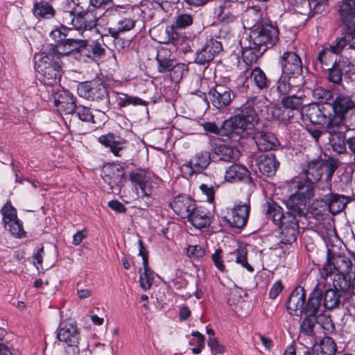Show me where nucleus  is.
<instances>
[{
    "instance_id": "1",
    "label": "nucleus",
    "mask_w": 355,
    "mask_h": 355,
    "mask_svg": "<svg viewBox=\"0 0 355 355\" xmlns=\"http://www.w3.org/2000/svg\"><path fill=\"white\" fill-rule=\"evenodd\" d=\"M258 121V115L254 109L248 105L245 106L241 114L224 121L223 130L225 135L230 137L233 135H239L252 129Z\"/></svg>"
},
{
    "instance_id": "2",
    "label": "nucleus",
    "mask_w": 355,
    "mask_h": 355,
    "mask_svg": "<svg viewBox=\"0 0 355 355\" xmlns=\"http://www.w3.org/2000/svg\"><path fill=\"white\" fill-rule=\"evenodd\" d=\"M293 183L297 184L298 191L290 196L285 205L288 209L287 215L292 220H297V216H304L308 210V199L310 198L311 191L309 184L304 185L298 180Z\"/></svg>"
},
{
    "instance_id": "3",
    "label": "nucleus",
    "mask_w": 355,
    "mask_h": 355,
    "mask_svg": "<svg viewBox=\"0 0 355 355\" xmlns=\"http://www.w3.org/2000/svg\"><path fill=\"white\" fill-rule=\"evenodd\" d=\"M57 338L65 344L64 348L68 355H79L80 336L77 324L73 320L67 319L60 322Z\"/></svg>"
},
{
    "instance_id": "4",
    "label": "nucleus",
    "mask_w": 355,
    "mask_h": 355,
    "mask_svg": "<svg viewBox=\"0 0 355 355\" xmlns=\"http://www.w3.org/2000/svg\"><path fill=\"white\" fill-rule=\"evenodd\" d=\"M102 187L107 193L117 194L120 192L122 184L125 181V172L119 165L107 164L103 168Z\"/></svg>"
},
{
    "instance_id": "5",
    "label": "nucleus",
    "mask_w": 355,
    "mask_h": 355,
    "mask_svg": "<svg viewBox=\"0 0 355 355\" xmlns=\"http://www.w3.org/2000/svg\"><path fill=\"white\" fill-rule=\"evenodd\" d=\"M278 35L279 31L275 26L265 24L252 30L250 38L253 45L257 46L259 49L265 46L266 48L263 49L265 51L266 48L272 47L275 44L278 40Z\"/></svg>"
},
{
    "instance_id": "6",
    "label": "nucleus",
    "mask_w": 355,
    "mask_h": 355,
    "mask_svg": "<svg viewBox=\"0 0 355 355\" xmlns=\"http://www.w3.org/2000/svg\"><path fill=\"white\" fill-rule=\"evenodd\" d=\"M352 266V263L348 257L341 255H334L331 257H328L327 263L323 266L320 273L322 277L325 279L336 272H338V273L348 272L351 270Z\"/></svg>"
},
{
    "instance_id": "7",
    "label": "nucleus",
    "mask_w": 355,
    "mask_h": 355,
    "mask_svg": "<svg viewBox=\"0 0 355 355\" xmlns=\"http://www.w3.org/2000/svg\"><path fill=\"white\" fill-rule=\"evenodd\" d=\"M282 74L301 80L302 64L300 58L295 52H286L280 58Z\"/></svg>"
},
{
    "instance_id": "8",
    "label": "nucleus",
    "mask_w": 355,
    "mask_h": 355,
    "mask_svg": "<svg viewBox=\"0 0 355 355\" xmlns=\"http://www.w3.org/2000/svg\"><path fill=\"white\" fill-rule=\"evenodd\" d=\"M210 160V155L208 152L197 153L183 166V172L189 176H191L194 173H201L209 166Z\"/></svg>"
},
{
    "instance_id": "9",
    "label": "nucleus",
    "mask_w": 355,
    "mask_h": 355,
    "mask_svg": "<svg viewBox=\"0 0 355 355\" xmlns=\"http://www.w3.org/2000/svg\"><path fill=\"white\" fill-rule=\"evenodd\" d=\"M306 293L302 287L295 288L291 293L287 302V309L290 314L300 316L304 311Z\"/></svg>"
},
{
    "instance_id": "10",
    "label": "nucleus",
    "mask_w": 355,
    "mask_h": 355,
    "mask_svg": "<svg viewBox=\"0 0 355 355\" xmlns=\"http://www.w3.org/2000/svg\"><path fill=\"white\" fill-rule=\"evenodd\" d=\"M222 49L221 42L211 38L207 40L205 46L198 51L196 61L198 64H205L212 60L215 55L220 52Z\"/></svg>"
},
{
    "instance_id": "11",
    "label": "nucleus",
    "mask_w": 355,
    "mask_h": 355,
    "mask_svg": "<svg viewBox=\"0 0 355 355\" xmlns=\"http://www.w3.org/2000/svg\"><path fill=\"white\" fill-rule=\"evenodd\" d=\"M338 13L348 31L355 33V0H343L339 5Z\"/></svg>"
},
{
    "instance_id": "12",
    "label": "nucleus",
    "mask_w": 355,
    "mask_h": 355,
    "mask_svg": "<svg viewBox=\"0 0 355 355\" xmlns=\"http://www.w3.org/2000/svg\"><path fill=\"white\" fill-rule=\"evenodd\" d=\"M130 179L135 187H139L142 196H150L153 191L152 175L142 170L132 172ZM137 189V187H136Z\"/></svg>"
},
{
    "instance_id": "13",
    "label": "nucleus",
    "mask_w": 355,
    "mask_h": 355,
    "mask_svg": "<svg viewBox=\"0 0 355 355\" xmlns=\"http://www.w3.org/2000/svg\"><path fill=\"white\" fill-rule=\"evenodd\" d=\"M139 255L143 259V271L141 269L139 270V283L141 287L144 290H148L152 286L153 282L155 278V273L152 271L148 266V257L146 252H144V248L141 241H139Z\"/></svg>"
},
{
    "instance_id": "14",
    "label": "nucleus",
    "mask_w": 355,
    "mask_h": 355,
    "mask_svg": "<svg viewBox=\"0 0 355 355\" xmlns=\"http://www.w3.org/2000/svg\"><path fill=\"white\" fill-rule=\"evenodd\" d=\"M250 211V207L245 204L237 205L231 209V213L227 216V222L232 227L241 228L247 223Z\"/></svg>"
},
{
    "instance_id": "15",
    "label": "nucleus",
    "mask_w": 355,
    "mask_h": 355,
    "mask_svg": "<svg viewBox=\"0 0 355 355\" xmlns=\"http://www.w3.org/2000/svg\"><path fill=\"white\" fill-rule=\"evenodd\" d=\"M54 104L60 112L71 113L76 108L73 96L66 90H60L54 95Z\"/></svg>"
},
{
    "instance_id": "16",
    "label": "nucleus",
    "mask_w": 355,
    "mask_h": 355,
    "mask_svg": "<svg viewBox=\"0 0 355 355\" xmlns=\"http://www.w3.org/2000/svg\"><path fill=\"white\" fill-rule=\"evenodd\" d=\"M209 95L212 104L217 108L224 107L232 101L231 90L223 85H216Z\"/></svg>"
},
{
    "instance_id": "17",
    "label": "nucleus",
    "mask_w": 355,
    "mask_h": 355,
    "mask_svg": "<svg viewBox=\"0 0 355 355\" xmlns=\"http://www.w3.org/2000/svg\"><path fill=\"white\" fill-rule=\"evenodd\" d=\"M173 211L182 218H188L195 209V202L188 196H179L171 203Z\"/></svg>"
},
{
    "instance_id": "18",
    "label": "nucleus",
    "mask_w": 355,
    "mask_h": 355,
    "mask_svg": "<svg viewBox=\"0 0 355 355\" xmlns=\"http://www.w3.org/2000/svg\"><path fill=\"white\" fill-rule=\"evenodd\" d=\"M253 138L261 151L272 150L277 141V139L272 133L263 131H257L254 134Z\"/></svg>"
},
{
    "instance_id": "19",
    "label": "nucleus",
    "mask_w": 355,
    "mask_h": 355,
    "mask_svg": "<svg viewBox=\"0 0 355 355\" xmlns=\"http://www.w3.org/2000/svg\"><path fill=\"white\" fill-rule=\"evenodd\" d=\"M322 289L318 284L314 288L306 305L304 304L303 313L307 317L315 318L320 306V296Z\"/></svg>"
},
{
    "instance_id": "20",
    "label": "nucleus",
    "mask_w": 355,
    "mask_h": 355,
    "mask_svg": "<svg viewBox=\"0 0 355 355\" xmlns=\"http://www.w3.org/2000/svg\"><path fill=\"white\" fill-rule=\"evenodd\" d=\"M257 164L260 172L267 176L273 175L279 166L273 154L261 155Z\"/></svg>"
},
{
    "instance_id": "21",
    "label": "nucleus",
    "mask_w": 355,
    "mask_h": 355,
    "mask_svg": "<svg viewBox=\"0 0 355 355\" xmlns=\"http://www.w3.org/2000/svg\"><path fill=\"white\" fill-rule=\"evenodd\" d=\"M326 130L328 134L347 132L349 128L345 123V116L334 113L329 119H327Z\"/></svg>"
},
{
    "instance_id": "22",
    "label": "nucleus",
    "mask_w": 355,
    "mask_h": 355,
    "mask_svg": "<svg viewBox=\"0 0 355 355\" xmlns=\"http://www.w3.org/2000/svg\"><path fill=\"white\" fill-rule=\"evenodd\" d=\"M355 108V103L349 96L345 95L338 96L334 101V112L345 116L350 110Z\"/></svg>"
},
{
    "instance_id": "23",
    "label": "nucleus",
    "mask_w": 355,
    "mask_h": 355,
    "mask_svg": "<svg viewBox=\"0 0 355 355\" xmlns=\"http://www.w3.org/2000/svg\"><path fill=\"white\" fill-rule=\"evenodd\" d=\"M98 141L105 146L110 148L114 155L120 156L119 152L123 148L124 142L123 139L116 137L114 134L110 133L101 136L98 138Z\"/></svg>"
},
{
    "instance_id": "24",
    "label": "nucleus",
    "mask_w": 355,
    "mask_h": 355,
    "mask_svg": "<svg viewBox=\"0 0 355 355\" xmlns=\"http://www.w3.org/2000/svg\"><path fill=\"white\" fill-rule=\"evenodd\" d=\"M282 225V242L290 244L295 241L299 228L297 220L290 219L287 223Z\"/></svg>"
},
{
    "instance_id": "25",
    "label": "nucleus",
    "mask_w": 355,
    "mask_h": 355,
    "mask_svg": "<svg viewBox=\"0 0 355 355\" xmlns=\"http://www.w3.org/2000/svg\"><path fill=\"white\" fill-rule=\"evenodd\" d=\"M336 346L334 340L330 337H324L319 343L313 345V355H334Z\"/></svg>"
},
{
    "instance_id": "26",
    "label": "nucleus",
    "mask_w": 355,
    "mask_h": 355,
    "mask_svg": "<svg viewBox=\"0 0 355 355\" xmlns=\"http://www.w3.org/2000/svg\"><path fill=\"white\" fill-rule=\"evenodd\" d=\"M35 67L37 71H41V66L45 67L46 69L54 67L53 65H61L59 56H54L51 52H43L35 55Z\"/></svg>"
},
{
    "instance_id": "27",
    "label": "nucleus",
    "mask_w": 355,
    "mask_h": 355,
    "mask_svg": "<svg viewBox=\"0 0 355 355\" xmlns=\"http://www.w3.org/2000/svg\"><path fill=\"white\" fill-rule=\"evenodd\" d=\"M54 67H51V69L48 68L46 69L45 67L43 65L41 66V71H38V73L42 76V81L46 85H53L59 82L61 73L60 69L61 65H53Z\"/></svg>"
},
{
    "instance_id": "28",
    "label": "nucleus",
    "mask_w": 355,
    "mask_h": 355,
    "mask_svg": "<svg viewBox=\"0 0 355 355\" xmlns=\"http://www.w3.org/2000/svg\"><path fill=\"white\" fill-rule=\"evenodd\" d=\"M328 203L329 210L332 214H336L342 211L347 203L349 202V199L342 195L331 194L327 199Z\"/></svg>"
},
{
    "instance_id": "29",
    "label": "nucleus",
    "mask_w": 355,
    "mask_h": 355,
    "mask_svg": "<svg viewBox=\"0 0 355 355\" xmlns=\"http://www.w3.org/2000/svg\"><path fill=\"white\" fill-rule=\"evenodd\" d=\"M190 223L197 229L206 227L210 224V217L200 208H196L187 218Z\"/></svg>"
},
{
    "instance_id": "30",
    "label": "nucleus",
    "mask_w": 355,
    "mask_h": 355,
    "mask_svg": "<svg viewBox=\"0 0 355 355\" xmlns=\"http://www.w3.org/2000/svg\"><path fill=\"white\" fill-rule=\"evenodd\" d=\"M92 15L88 12H83L79 6V13L75 14V20L72 26L78 29H87L96 25V21L92 20Z\"/></svg>"
},
{
    "instance_id": "31",
    "label": "nucleus",
    "mask_w": 355,
    "mask_h": 355,
    "mask_svg": "<svg viewBox=\"0 0 355 355\" xmlns=\"http://www.w3.org/2000/svg\"><path fill=\"white\" fill-rule=\"evenodd\" d=\"M79 13L78 0H66L62 20L65 25H72L75 20V14Z\"/></svg>"
},
{
    "instance_id": "32",
    "label": "nucleus",
    "mask_w": 355,
    "mask_h": 355,
    "mask_svg": "<svg viewBox=\"0 0 355 355\" xmlns=\"http://www.w3.org/2000/svg\"><path fill=\"white\" fill-rule=\"evenodd\" d=\"M248 175L247 168L242 165L234 164L226 171L225 179L228 182L239 181L248 177Z\"/></svg>"
},
{
    "instance_id": "33",
    "label": "nucleus",
    "mask_w": 355,
    "mask_h": 355,
    "mask_svg": "<svg viewBox=\"0 0 355 355\" xmlns=\"http://www.w3.org/2000/svg\"><path fill=\"white\" fill-rule=\"evenodd\" d=\"M266 214L277 225L287 223V221L291 219L290 217H288L287 214L286 216L284 215L282 207L276 203L268 204Z\"/></svg>"
},
{
    "instance_id": "34",
    "label": "nucleus",
    "mask_w": 355,
    "mask_h": 355,
    "mask_svg": "<svg viewBox=\"0 0 355 355\" xmlns=\"http://www.w3.org/2000/svg\"><path fill=\"white\" fill-rule=\"evenodd\" d=\"M300 80V79L295 78H293V77L282 74L279 80L277 89L280 94L287 95L291 92L292 89L300 87V85L297 84Z\"/></svg>"
},
{
    "instance_id": "35",
    "label": "nucleus",
    "mask_w": 355,
    "mask_h": 355,
    "mask_svg": "<svg viewBox=\"0 0 355 355\" xmlns=\"http://www.w3.org/2000/svg\"><path fill=\"white\" fill-rule=\"evenodd\" d=\"M320 166L319 159H314L309 163L304 173L307 181L310 184H313L320 180L322 174Z\"/></svg>"
},
{
    "instance_id": "36",
    "label": "nucleus",
    "mask_w": 355,
    "mask_h": 355,
    "mask_svg": "<svg viewBox=\"0 0 355 355\" xmlns=\"http://www.w3.org/2000/svg\"><path fill=\"white\" fill-rule=\"evenodd\" d=\"M345 132L329 134V144L333 150L338 154L343 153L346 150L347 140Z\"/></svg>"
},
{
    "instance_id": "37",
    "label": "nucleus",
    "mask_w": 355,
    "mask_h": 355,
    "mask_svg": "<svg viewBox=\"0 0 355 355\" xmlns=\"http://www.w3.org/2000/svg\"><path fill=\"white\" fill-rule=\"evenodd\" d=\"M306 116L309 120L314 124L324 125L327 121V117L315 104L309 105L306 110Z\"/></svg>"
},
{
    "instance_id": "38",
    "label": "nucleus",
    "mask_w": 355,
    "mask_h": 355,
    "mask_svg": "<svg viewBox=\"0 0 355 355\" xmlns=\"http://www.w3.org/2000/svg\"><path fill=\"white\" fill-rule=\"evenodd\" d=\"M135 26V21L129 18L119 20L116 24L108 28L109 33L113 37H117L119 33L131 30Z\"/></svg>"
},
{
    "instance_id": "39",
    "label": "nucleus",
    "mask_w": 355,
    "mask_h": 355,
    "mask_svg": "<svg viewBox=\"0 0 355 355\" xmlns=\"http://www.w3.org/2000/svg\"><path fill=\"white\" fill-rule=\"evenodd\" d=\"M216 154L221 160L232 162L239 157V151L232 146L221 145L216 150Z\"/></svg>"
},
{
    "instance_id": "40",
    "label": "nucleus",
    "mask_w": 355,
    "mask_h": 355,
    "mask_svg": "<svg viewBox=\"0 0 355 355\" xmlns=\"http://www.w3.org/2000/svg\"><path fill=\"white\" fill-rule=\"evenodd\" d=\"M157 40L162 44H168L175 37V33L173 27H160L155 31Z\"/></svg>"
},
{
    "instance_id": "41",
    "label": "nucleus",
    "mask_w": 355,
    "mask_h": 355,
    "mask_svg": "<svg viewBox=\"0 0 355 355\" xmlns=\"http://www.w3.org/2000/svg\"><path fill=\"white\" fill-rule=\"evenodd\" d=\"M33 13L37 17H51L54 16L55 10L48 3L42 1L34 6Z\"/></svg>"
},
{
    "instance_id": "42",
    "label": "nucleus",
    "mask_w": 355,
    "mask_h": 355,
    "mask_svg": "<svg viewBox=\"0 0 355 355\" xmlns=\"http://www.w3.org/2000/svg\"><path fill=\"white\" fill-rule=\"evenodd\" d=\"M252 78L256 86L259 89H264L268 87L270 80L266 73L260 68L256 67L251 72Z\"/></svg>"
},
{
    "instance_id": "43",
    "label": "nucleus",
    "mask_w": 355,
    "mask_h": 355,
    "mask_svg": "<svg viewBox=\"0 0 355 355\" xmlns=\"http://www.w3.org/2000/svg\"><path fill=\"white\" fill-rule=\"evenodd\" d=\"M257 48H259L257 46H254L252 44H250L249 47H245L243 50L242 58L243 61L247 64H251L254 62H256L259 58L260 54V50H256Z\"/></svg>"
},
{
    "instance_id": "44",
    "label": "nucleus",
    "mask_w": 355,
    "mask_h": 355,
    "mask_svg": "<svg viewBox=\"0 0 355 355\" xmlns=\"http://www.w3.org/2000/svg\"><path fill=\"white\" fill-rule=\"evenodd\" d=\"M340 303V295L334 289L326 291L324 296V306L327 309H333Z\"/></svg>"
},
{
    "instance_id": "45",
    "label": "nucleus",
    "mask_w": 355,
    "mask_h": 355,
    "mask_svg": "<svg viewBox=\"0 0 355 355\" xmlns=\"http://www.w3.org/2000/svg\"><path fill=\"white\" fill-rule=\"evenodd\" d=\"M343 67V62H336L329 69V80L336 84H340L342 82Z\"/></svg>"
},
{
    "instance_id": "46",
    "label": "nucleus",
    "mask_w": 355,
    "mask_h": 355,
    "mask_svg": "<svg viewBox=\"0 0 355 355\" xmlns=\"http://www.w3.org/2000/svg\"><path fill=\"white\" fill-rule=\"evenodd\" d=\"M322 173L326 175V179L330 180L331 177L338 168V162L336 160L329 158L326 160L319 159Z\"/></svg>"
},
{
    "instance_id": "47",
    "label": "nucleus",
    "mask_w": 355,
    "mask_h": 355,
    "mask_svg": "<svg viewBox=\"0 0 355 355\" xmlns=\"http://www.w3.org/2000/svg\"><path fill=\"white\" fill-rule=\"evenodd\" d=\"M333 284L336 289L343 291H347L352 287L350 279L345 273H336L333 280Z\"/></svg>"
},
{
    "instance_id": "48",
    "label": "nucleus",
    "mask_w": 355,
    "mask_h": 355,
    "mask_svg": "<svg viewBox=\"0 0 355 355\" xmlns=\"http://www.w3.org/2000/svg\"><path fill=\"white\" fill-rule=\"evenodd\" d=\"M245 26L248 28H252L259 21L261 15L259 10L250 8L248 9L244 16Z\"/></svg>"
},
{
    "instance_id": "49",
    "label": "nucleus",
    "mask_w": 355,
    "mask_h": 355,
    "mask_svg": "<svg viewBox=\"0 0 355 355\" xmlns=\"http://www.w3.org/2000/svg\"><path fill=\"white\" fill-rule=\"evenodd\" d=\"M4 227L12 236L15 237H21L24 234L21 221L17 218L4 223Z\"/></svg>"
},
{
    "instance_id": "50",
    "label": "nucleus",
    "mask_w": 355,
    "mask_h": 355,
    "mask_svg": "<svg viewBox=\"0 0 355 355\" xmlns=\"http://www.w3.org/2000/svg\"><path fill=\"white\" fill-rule=\"evenodd\" d=\"M67 48V55L74 51H79L80 49L87 46V41L79 39H67L64 40Z\"/></svg>"
},
{
    "instance_id": "51",
    "label": "nucleus",
    "mask_w": 355,
    "mask_h": 355,
    "mask_svg": "<svg viewBox=\"0 0 355 355\" xmlns=\"http://www.w3.org/2000/svg\"><path fill=\"white\" fill-rule=\"evenodd\" d=\"M1 214L3 216V224L11 220L17 219V211L12 206L10 202H7L1 209Z\"/></svg>"
},
{
    "instance_id": "52",
    "label": "nucleus",
    "mask_w": 355,
    "mask_h": 355,
    "mask_svg": "<svg viewBox=\"0 0 355 355\" xmlns=\"http://www.w3.org/2000/svg\"><path fill=\"white\" fill-rule=\"evenodd\" d=\"M282 103L285 108L291 110L300 109L302 105V99L295 95L284 97Z\"/></svg>"
},
{
    "instance_id": "53",
    "label": "nucleus",
    "mask_w": 355,
    "mask_h": 355,
    "mask_svg": "<svg viewBox=\"0 0 355 355\" xmlns=\"http://www.w3.org/2000/svg\"><path fill=\"white\" fill-rule=\"evenodd\" d=\"M315 324V318L306 317L300 326L301 332L307 336L313 334V328Z\"/></svg>"
},
{
    "instance_id": "54",
    "label": "nucleus",
    "mask_w": 355,
    "mask_h": 355,
    "mask_svg": "<svg viewBox=\"0 0 355 355\" xmlns=\"http://www.w3.org/2000/svg\"><path fill=\"white\" fill-rule=\"evenodd\" d=\"M65 45V42L62 41L60 42H58L55 45L51 44L49 52H51L54 56L58 55L59 60H60V57L67 55V48Z\"/></svg>"
},
{
    "instance_id": "55",
    "label": "nucleus",
    "mask_w": 355,
    "mask_h": 355,
    "mask_svg": "<svg viewBox=\"0 0 355 355\" xmlns=\"http://www.w3.org/2000/svg\"><path fill=\"white\" fill-rule=\"evenodd\" d=\"M334 52L331 48H327L320 52L318 60L321 64H327L334 60Z\"/></svg>"
},
{
    "instance_id": "56",
    "label": "nucleus",
    "mask_w": 355,
    "mask_h": 355,
    "mask_svg": "<svg viewBox=\"0 0 355 355\" xmlns=\"http://www.w3.org/2000/svg\"><path fill=\"white\" fill-rule=\"evenodd\" d=\"M205 254V251L204 248L200 245H189L187 248V254L190 258L193 259L202 258Z\"/></svg>"
},
{
    "instance_id": "57",
    "label": "nucleus",
    "mask_w": 355,
    "mask_h": 355,
    "mask_svg": "<svg viewBox=\"0 0 355 355\" xmlns=\"http://www.w3.org/2000/svg\"><path fill=\"white\" fill-rule=\"evenodd\" d=\"M119 105L120 107H126L130 105H145V102L138 97L128 96H126L124 98H121Z\"/></svg>"
},
{
    "instance_id": "58",
    "label": "nucleus",
    "mask_w": 355,
    "mask_h": 355,
    "mask_svg": "<svg viewBox=\"0 0 355 355\" xmlns=\"http://www.w3.org/2000/svg\"><path fill=\"white\" fill-rule=\"evenodd\" d=\"M78 93L82 97L90 98L93 96V87L91 83H84L78 87Z\"/></svg>"
},
{
    "instance_id": "59",
    "label": "nucleus",
    "mask_w": 355,
    "mask_h": 355,
    "mask_svg": "<svg viewBox=\"0 0 355 355\" xmlns=\"http://www.w3.org/2000/svg\"><path fill=\"white\" fill-rule=\"evenodd\" d=\"M247 251L245 248H239L236 250V262L246 268L248 270L252 271V267L247 262Z\"/></svg>"
},
{
    "instance_id": "60",
    "label": "nucleus",
    "mask_w": 355,
    "mask_h": 355,
    "mask_svg": "<svg viewBox=\"0 0 355 355\" xmlns=\"http://www.w3.org/2000/svg\"><path fill=\"white\" fill-rule=\"evenodd\" d=\"M193 24V17L189 14H182L178 16L175 21L176 27L184 28Z\"/></svg>"
},
{
    "instance_id": "61",
    "label": "nucleus",
    "mask_w": 355,
    "mask_h": 355,
    "mask_svg": "<svg viewBox=\"0 0 355 355\" xmlns=\"http://www.w3.org/2000/svg\"><path fill=\"white\" fill-rule=\"evenodd\" d=\"M77 114L78 118L83 121L95 123L93 114L89 109L86 107H78Z\"/></svg>"
},
{
    "instance_id": "62",
    "label": "nucleus",
    "mask_w": 355,
    "mask_h": 355,
    "mask_svg": "<svg viewBox=\"0 0 355 355\" xmlns=\"http://www.w3.org/2000/svg\"><path fill=\"white\" fill-rule=\"evenodd\" d=\"M220 12L218 14L220 21L224 24L232 23L235 20L234 15L228 9L220 8Z\"/></svg>"
},
{
    "instance_id": "63",
    "label": "nucleus",
    "mask_w": 355,
    "mask_h": 355,
    "mask_svg": "<svg viewBox=\"0 0 355 355\" xmlns=\"http://www.w3.org/2000/svg\"><path fill=\"white\" fill-rule=\"evenodd\" d=\"M228 304L234 307L238 306H242L243 304L244 303L243 300L242 299L241 296L239 295L237 293L232 292L230 294V296L227 299Z\"/></svg>"
},
{
    "instance_id": "64",
    "label": "nucleus",
    "mask_w": 355,
    "mask_h": 355,
    "mask_svg": "<svg viewBox=\"0 0 355 355\" xmlns=\"http://www.w3.org/2000/svg\"><path fill=\"white\" fill-rule=\"evenodd\" d=\"M208 346L211 348V351L216 352L218 354H223L225 351V347L221 345L216 338H209L208 340Z\"/></svg>"
}]
</instances>
